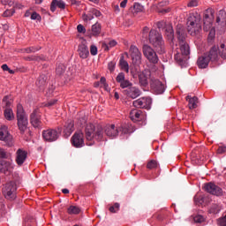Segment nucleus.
Wrapping results in <instances>:
<instances>
[{
  "instance_id": "a211bd4d",
  "label": "nucleus",
  "mask_w": 226,
  "mask_h": 226,
  "mask_svg": "<svg viewBox=\"0 0 226 226\" xmlns=\"http://www.w3.org/2000/svg\"><path fill=\"white\" fill-rule=\"evenodd\" d=\"M26 158L27 152L26 150L19 148L16 152V163L20 167L24 165V162H26Z\"/></svg>"
},
{
  "instance_id": "7c9ffc66",
  "label": "nucleus",
  "mask_w": 226,
  "mask_h": 226,
  "mask_svg": "<svg viewBox=\"0 0 226 226\" xmlns=\"http://www.w3.org/2000/svg\"><path fill=\"white\" fill-rule=\"evenodd\" d=\"M220 211H222V207L216 203H213L209 207L208 213L210 215H218Z\"/></svg>"
},
{
  "instance_id": "0eeeda50",
  "label": "nucleus",
  "mask_w": 226,
  "mask_h": 226,
  "mask_svg": "<svg viewBox=\"0 0 226 226\" xmlns=\"http://www.w3.org/2000/svg\"><path fill=\"white\" fill-rule=\"evenodd\" d=\"M2 193L7 200H15L17 199V184L15 182L5 184L2 189Z\"/></svg>"
},
{
  "instance_id": "a19ab883",
  "label": "nucleus",
  "mask_w": 226,
  "mask_h": 226,
  "mask_svg": "<svg viewBox=\"0 0 226 226\" xmlns=\"http://www.w3.org/2000/svg\"><path fill=\"white\" fill-rule=\"evenodd\" d=\"M65 70H66V67L64 66V64H59L56 66V75H63V73H64Z\"/></svg>"
},
{
  "instance_id": "ea45409f",
  "label": "nucleus",
  "mask_w": 226,
  "mask_h": 226,
  "mask_svg": "<svg viewBox=\"0 0 226 226\" xmlns=\"http://www.w3.org/2000/svg\"><path fill=\"white\" fill-rule=\"evenodd\" d=\"M219 49V56H221V57L222 59H226V46L225 44H221L220 48H218Z\"/></svg>"
},
{
  "instance_id": "5fc2aeb1",
  "label": "nucleus",
  "mask_w": 226,
  "mask_h": 226,
  "mask_svg": "<svg viewBox=\"0 0 226 226\" xmlns=\"http://www.w3.org/2000/svg\"><path fill=\"white\" fill-rule=\"evenodd\" d=\"M90 54L92 56H96V54H98V48H96V46H94V45H92L90 47Z\"/></svg>"
},
{
  "instance_id": "ddd939ff",
  "label": "nucleus",
  "mask_w": 226,
  "mask_h": 226,
  "mask_svg": "<svg viewBox=\"0 0 226 226\" xmlns=\"http://www.w3.org/2000/svg\"><path fill=\"white\" fill-rule=\"evenodd\" d=\"M204 190L207 192V193H211V195H216V197H220L223 193L222 188L218 187V185H215L213 182L205 184Z\"/></svg>"
},
{
  "instance_id": "4d7b16f0",
  "label": "nucleus",
  "mask_w": 226,
  "mask_h": 226,
  "mask_svg": "<svg viewBox=\"0 0 226 226\" xmlns=\"http://www.w3.org/2000/svg\"><path fill=\"white\" fill-rule=\"evenodd\" d=\"M218 154H223L226 153V147H219L217 149Z\"/></svg>"
},
{
  "instance_id": "338daca9",
  "label": "nucleus",
  "mask_w": 226,
  "mask_h": 226,
  "mask_svg": "<svg viewBox=\"0 0 226 226\" xmlns=\"http://www.w3.org/2000/svg\"><path fill=\"white\" fill-rule=\"evenodd\" d=\"M93 13L95 15V17H102V12H100V11L94 10Z\"/></svg>"
},
{
  "instance_id": "f704fd0d",
  "label": "nucleus",
  "mask_w": 226,
  "mask_h": 226,
  "mask_svg": "<svg viewBox=\"0 0 226 226\" xmlns=\"http://www.w3.org/2000/svg\"><path fill=\"white\" fill-rule=\"evenodd\" d=\"M36 86H38V87H43V86H45V84H47V76L45 74H41L37 81H36Z\"/></svg>"
},
{
  "instance_id": "f257e3e1",
  "label": "nucleus",
  "mask_w": 226,
  "mask_h": 226,
  "mask_svg": "<svg viewBox=\"0 0 226 226\" xmlns=\"http://www.w3.org/2000/svg\"><path fill=\"white\" fill-rule=\"evenodd\" d=\"M177 35L180 44V52H177L175 55V61L180 66H186L188 64V59H190V46L185 41L186 40L185 26L182 25L177 26Z\"/></svg>"
},
{
  "instance_id": "a18cd8bd",
  "label": "nucleus",
  "mask_w": 226,
  "mask_h": 226,
  "mask_svg": "<svg viewBox=\"0 0 226 226\" xmlns=\"http://www.w3.org/2000/svg\"><path fill=\"white\" fill-rule=\"evenodd\" d=\"M133 107L136 109H142V98H139L132 102Z\"/></svg>"
},
{
  "instance_id": "774afa93",
  "label": "nucleus",
  "mask_w": 226,
  "mask_h": 226,
  "mask_svg": "<svg viewBox=\"0 0 226 226\" xmlns=\"http://www.w3.org/2000/svg\"><path fill=\"white\" fill-rule=\"evenodd\" d=\"M208 38H215V30H213V29L210 30Z\"/></svg>"
},
{
  "instance_id": "6ab92c4d",
  "label": "nucleus",
  "mask_w": 226,
  "mask_h": 226,
  "mask_svg": "<svg viewBox=\"0 0 226 226\" xmlns=\"http://www.w3.org/2000/svg\"><path fill=\"white\" fill-rule=\"evenodd\" d=\"M74 130V124L72 120H69L65 123L64 128V137L65 139H68L72 133H73Z\"/></svg>"
},
{
  "instance_id": "aec40b11",
  "label": "nucleus",
  "mask_w": 226,
  "mask_h": 226,
  "mask_svg": "<svg viewBox=\"0 0 226 226\" xmlns=\"http://www.w3.org/2000/svg\"><path fill=\"white\" fill-rule=\"evenodd\" d=\"M210 61L211 60H209L207 55L205 53L204 55H202L198 58L197 60L198 67L203 70L204 68L209 65Z\"/></svg>"
},
{
  "instance_id": "603ef678",
  "label": "nucleus",
  "mask_w": 226,
  "mask_h": 226,
  "mask_svg": "<svg viewBox=\"0 0 226 226\" xmlns=\"http://www.w3.org/2000/svg\"><path fill=\"white\" fill-rule=\"evenodd\" d=\"M10 157V154L5 152L4 149L0 147V158L8 159Z\"/></svg>"
},
{
  "instance_id": "c03bdc74",
  "label": "nucleus",
  "mask_w": 226,
  "mask_h": 226,
  "mask_svg": "<svg viewBox=\"0 0 226 226\" xmlns=\"http://www.w3.org/2000/svg\"><path fill=\"white\" fill-rule=\"evenodd\" d=\"M26 61H45V56H28L26 58Z\"/></svg>"
},
{
  "instance_id": "c9c22d12",
  "label": "nucleus",
  "mask_w": 226,
  "mask_h": 226,
  "mask_svg": "<svg viewBox=\"0 0 226 226\" xmlns=\"http://www.w3.org/2000/svg\"><path fill=\"white\" fill-rule=\"evenodd\" d=\"M67 213L68 215H79L80 207L72 205L67 208Z\"/></svg>"
},
{
  "instance_id": "423d86ee",
  "label": "nucleus",
  "mask_w": 226,
  "mask_h": 226,
  "mask_svg": "<svg viewBox=\"0 0 226 226\" xmlns=\"http://www.w3.org/2000/svg\"><path fill=\"white\" fill-rule=\"evenodd\" d=\"M17 120L18 128L20 133H26V130H27V124H29V122L27 120V115H26V112H24V107H22V104L17 105Z\"/></svg>"
},
{
  "instance_id": "f03ea898",
  "label": "nucleus",
  "mask_w": 226,
  "mask_h": 226,
  "mask_svg": "<svg viewBox=\"0 0 226 226\" xmlns=\"http://www.w3.org/2000/svg\"><path fill=\"white\" fill-rule=\"evenodd\" d=\"M117 84H119L120 87L124 90V94L127 96V98H132V100H135V98H139L142 92L137 87H133V83L130 81V79H126V76L124 72H119L116 78Z\"/></svg>"
},
{
  "instance_id": "6e6d98bb",
  "label": "nucleus",
  "mask_w": 226,
  "mask_h": 226,
  "mask_svg": "<svg viewBox=\"0 0 226 226\" xmlns=\"http://www.w3.org/2000/svg\"><path fill=\"white\" fill-rule=\"evenodd\" d=\"M194 222L196 223H202V222H204V216H202V215H196L194 217Z\"/></svg>"
},
{
  "instance_id": "7ed1b4c3",
  "label": "nucleus",
  "mask_w": 226,
  "mask_h": 226,
  "mask_svg": "<svg viewBox=\"0 0 226 226\" xmlns=\"http://www.w3.org/2000/svg\"><path fill=\"white\" fill-rule=\"evenodd\" d=\"M85 137L88 141L87 146H93V140L94 139L98 142L105 140V138L103 137V127L100 124H87L85 127Z\"/></svg>"
},
{
  "instance_id": "6e6552de",
  "label": "nucleus",
  "mask_w": 226,
  "mask_h": 226,
  "mask_svg": "<svg viewBox=\"0 0 226 226\" xmlns=\"http://www.w3.org/2000/svg\"><path fill=\"white\" fill-rule=\"evenodd\" d=\"M143 54L145 57H147V59H148V61L152 63V64H156V63H158L159 61L158 55H156V51H154V49H153L151 46L144 45Z\"/></svg>"
},
{
  "instance_id": "e2e57ef3",
  "label": "nucleus",
  "mask_w": 226,
  "mask_h": 226,
  "mask_svg": "<svg viewBox=\"0 0 226 226\" xmlns=\"http://www.w3.org/2000/svg\"><path fill=\"white\" fill-rule=\"evenodd\" d=\"M2 70H4V72H9L10 67H8V64H4L2 65Z\"/></svg>"
},
{
  "instance_id": "49530a36",
  "label": "nucleus",
  "mask_w": 226,
  "mask_h": 226,
  "mask_svg": "<svg viewBox=\"0 0 226 226\" xmlns=\"http://www.w3.org/2000/svg\"><path fill=\"white\" fill-rule=\"evenodd\" d=\"M15 14V9L6 10L3 13V17H12Z\"/></svg>"
},
{
  "instance_id": "37998d69",
  "label": "nucleus",
  "mask_w": 226,
  "mask_h": 226,
  "mask_svg": "<svg viewBox=\"0 0 226 226\" xmlns=\"http://www.w3.org/2000/svg\"><path fill=\"white\" fill-rule=\"evenodd\" d=\"M157 167H158V162H156L155 160H151L147 164V168L150 170L157 169Z\"/></svg>"
},
{
  "instance_id": "58836bf2",
  "label": "nucleus",
  "mask_w": 226,
  "mask_h": 226,
  "mask_svg": "<svg viewBox=\"0 0 226 226\" xmlns=\"http://www.w3.org/2000/svg\"><path fill=\"white\" fill-rule=\"evenodd\" d=\"M141 102H142V109H147L148 107L151 106V103H152L151 97H142Z\"/></svg>"
},
{
  "instance_id": "de8ad7c7",
  "label": "nucleus",
  "mask_w": 226,
  "mask_h": 226,
  "mask_svg": "<svg viewBox=\"0 0 226 226\" xmlns=\"http://www.w3.org/2000/svg\"><path fill=\"white\" fill-rule=\"evenodd\" d=\"M108 70H109L110 73H114V71L116 70V62H109L108 64Z\"/></svg>"
},
{
  "instance_id": "f3484780",
  "label": "nucleus",
  "mask_w": 226,
  "mask_h": 226,
  "mask_svg": "<svg viewBox=\"0 0 226 226\" xmlns=\"http://www.w3.org/2000/svg\"><path fill=\"white\" fill-rule=\"evenodd\" d=\"M215 17V12L211 9H207L204 13V29L207 31L211 28V24H213V19Z\"/></svg>"
},
{
  "instance_id": "bf43d9fd",
  "label": "nucleus",
  "mask_w": 226,
  "mask_h": 226,
  "mask_svg": "<svg viewBox=\"0 0 226 226\" xmlns=\"http://www.w3.org/2000/svg\"><path fill=\"white\" fill-rule=\"evenodd\" d=\"M77 30H78V33H86V28L82 25H78Z\"/></svg>"
},
{
  "instance_id": "72a5a7b5",
  "label": "nucleus",
  "mask_w": 226,
  "mask_h": 226,
  "mask_svg": "<svg viewBox=\"0 0 226 226\" xmlns=\"http://www.w3.org/2000/svg\"><path fill=\"white\" fill-rule=\"evenodd\" d=\"M102 33V25L100 23H95L92 26V34L93 36H98Z\"/></svg>"
},
{
  "instance_id": "c85d7f7f",
  "label": "nucleus",
  "mask_w": 226,
  "mask_h": 226,
  "mask_svg": "<svg viewBox=\"0 0 226 226\" xmlns=\"http://www.w3.org/2000/svg\"><path fill=\"white\" fill-rule=\"evenodd\" d=\"M4 116L7 121H13V119H15V114L13 113V109L11 108H6L4 110Z\"/></svg>"
},
{
  "instance_id": "0e129e2a",
  "label": "nucleus",
  "mask_w": 226,
  "mask_h": 226,
  "mask_svg": "<svg viewBox=\"0 0 226 226\" xmlns=\"http://www.w3.org/2000/svg\"><path fill=\"white\" fill-rule=\"evenodd\" d=\"M163 26H165V22H163V21H159V22L157 23V27H158L159 29H162V27H163Z\"/></svg>"
},
{
  "instance_id": "9b49d317",
  "label": "nucleus",
  "mask_w": 226,
  "mask_h": 226,
  "mask_svg": "<svg viewBox=\"0 0 226 226\" xmlns=\"http://www.w3.org/2000/svg\"><path fill=\"white\" fill-rule=\"evenodd\" d=\"M0 140L6 142L9 147L13 146V142H11L13 140V136L10 134L6 125L0 126Z\"/></svg>"
},
{
  "instance_id": "2f4dec72",
  "label": "nucleus",
  "mask_w": 226,
  "mask_h": 226,
  "mask_svg": "<svg viewBox=\"0 0 226 226\" xmlns=\"http://www.w3.org/2000/svg\"><path fill=\"white\" fill-rule=\"evenodd\" d=\"M139 86H141L142 87H146V86H147L148 82H147V76L146 75V73L140 72L139 74Z\"/></svg>"
},
{
  "instance_id": "69168bd1",
  "label": "nucleus",
  "mask_w": 226,
  "mask_h": 226,
  "mask_svg": "<svg viewBox=\"0 0 226 226\" xmlns=\"http://www.w3.org/2000/svg\"><path fill=\"white\" fill-rule=\"evenodd\" d=\"M31 52H38L40 50V48H36L34 46L30 47Z\"/></svg>"
},
{
  "instance_id": "4468645a",
  "label": "nucleus",
  "mask_w": 226,
  "mask_h": 226,
  "mask_svg": "<svg viewBox=\"0 0 226 226\" xmlns=\"http://www.w3.org/2000/svg\"><path fill=\"white\" fill-rule=\"evenodd\" d=\"M71 142L74 147H84V132L81 131L75 132Z\"/></svg>"
},
{
  "instance_id": "39448f33",
  "label": "nucleus",
  "mask_w": 226,
  "mask_h": 226,
  "mask_svg": "<svg viewBox=\"0 0 226 226\" xmlns=\"http://www.w3.org/2000/svg\"><path fill=\"white\" fill-rule=\"evenodd\" d=\"M200 14L199 12H192L189 14L187 18V32L191 36H195L201 29Z\"/></svg>"
},
{
  "instance_id": "9d476101",
  "label": "nucleus",
  "mask_w": 226,
  "mask_h": 226,
  "mask_svg": "<svg viewBox=\"0 0 226 226\" xmlns=\"http://www.w3.org/2000/svg\"><path fill=\"white\" fill-rule=\"evenodd\" d=\"M59 135H61V132L55 129H48L42 132V139L46 142H56L59 139Z\"/></svg>"
},
{
  "instance_id": "4c0bfd02",
  "label": "nucleus",
  "mask_w": 226,
  "mask_h": 226,
  "mask_svg": "<svg viewBox=\"0 0 226 226\" xmlns=\"http://www.w3.org/2000/svg\"><path fill=\"white\" fill-rule=\"evenodd\" d=\"M119 132H122L124 135H128V133H133V126L132 125H124L119 129Z\"/></svg>"
},
{
  "instance_id": "393cba45",
  "label": "nucleus",
  "mask_w": 226,
  "mask_h": 226,
  "mask_svg": "<svg viewBox=\"0 0 226 226\" xmlns=\"http://www.w3.org/2000/svg\"><path fill=\"white\" fill-rule=\"evenodd\" d=\"M164 33L167 40L170 41V43H174V29L170 25L165 26Z\"/></svg>"
},
{
  "instance_id": "c756f323",
  "label": "nucleus",
  "mask_w": 226,
  "mask_h": 226,
  "mask_svg": "<svg viewBox=\"0 0 226 226\" xmlns=\"http://www.w3.org/2000/svg\"><path fill=\"white\" fill-rule=\"evenodd\" d=\"M119 66L121 70L125 72L126 73L130 72V65L128 64V62L124 60V56H122L119 60Z\"/></svg>"
},
{
  "instance_id": "052dcab7",
  "label": "nucleus",
  "mask_w": 226,
  "mask_h": 226,
  "mask_svg": "<svg viewBox=\"0 0 226 226\" xmlns=\"http://www.w3.org/2000/svg\"><path fill=\"white\" fill-rule=\"evenodd\" d=\"M100 82L104 86V87H109V85L107 84V79L105 78H101Z\"/></svg>"
},
{
  "instance_id": "dca6fc26",
  "label": "nucleus",
  "mask_w": 226,
  "mask_h": 226,
  "mask_svg": "<svg viewBox=\"0 0 226 226\" xmlns=\"http://www.w3.org/2000/svg\"><path fill=\"white\" fill-rule=\"evenodd\" d=\"M104 133L109 139H116L119 135V127L116 124H108L104 127Z\"/></svg>"
},
{
  "instance_id": "473e14b6",
  "label": "nucleus",
  "mask_w": 226,
  "mask_h": 226,
  "mask_svg": "<svg viewBox=\"0 0 226 226\" xmlns=\"http://www.w3.org/2000/svg\"><path fill=\"white\" fill-rule=\"evenodd\" d=\"M116 45H117V41H116V40H111L109 42H104L102 44V47H103L105 52H109V50H110V49L116 47Z\"/></svg>"
},
{
  "instance_id": "bb28decb",
  "label": "nucleus",
  "mask_w": 226,
  "mask_h": 226,
  "mask_svg": "<svg viewBox=\"0 0 226 226\" xmlns=\"http://www.w3.org/2000/svg\"><path fill=\"white\" fill-rule=\"evenodd\" d=\"M13 103V97L11 95H5L2 100L3 109H10Z\"/></svg>"
},
{
  "instance_id": "680f3d73",
  "label": "nucleus",
  "mask_w": 226,
  "mask_h": 226,
  "mask_svg": "<svg viewBox=\"0 0 226 226\" xmlns=\"http://www.w3.org/2000/svg\"><path fill=\"white\" fill-rule=\"evenodd\" d=\"M128 4V0H124L120 4L121 8H126V4Z\"/></svg>"
},
{
  "instance_id": "4be33fe9",
  "label": "nucleus",
  "mask_w": 226,
  "mask_h": 226,
  "mask_svg": "<svg viewBox=\"0 0 226 226\" xmlns=\"http://www.w3.org/2000/svg\"><path fill=\"white\" fill-rule=\"evenodd\" d=\"M132 121H141L144 119V113L140 109H132L130 112Z\"/></svg>"
},
{
  "instance_id": "a878e982",
  "label": "nucleus",
  "mask_w": 226,
  "mask_h": 226,
  "mask_svg": "<svg viewBox=\"0 0 226 226\" xmlns=\"http://www.w3.org/2000/svg\"><path fill=\"white\" fill-rule=\"evenodd\" d=\"M60 8V10H64L66 8V4L63 0H53L50 4V11H56V7Z\"/></svg>"
},
{
  "instance_id": "b1692460",
  "label": "nucleus",
  "mask_w": 226,
  "mask_h": 226,
  "mask_svg": "<svg viewBox=\"0 0 226 226\" xmlns=\"http://www.w3.org/2000/svg\"><path fill=\"white\" fill-rule=\"evenodd\" d=\"M11 169H13L11 162L4 160L0 161V172L6 174L7 172H11Z\"/></svg>"
},
{
  "instance_id": "cd10ccee",
  "label": "nucleus",
  "mask_w": 226,
  "mask_h": 226,
  "mask_svg": "<svg viewBox=\"0 0 226 226\" xmlns=\"http://www.w3.org/2000/svg\"><path fill=\"white\" fill-rule=\"evenodd\" d=\"M186 101L189 102V109L192 110L197 109V103H199V98L197 96L192 97L191 95L186 96Z\"/></svg>"
},
{
  "instance_id": "1a4fd4ad",
  "label": "nucleus",
  "mask_w": 226,
  "mask_h": 226,
  "mask_svg": "<svg viewBox=\"0 0 226 226\" xmlns=\"http://www.w3.org/2000/svg\"><path fill=\"white\" fill-rule=\"evenodd\" d=\"M150 89L154 94H163V93H165V86L163 83L154 78L150 80Z\"/></svg>"
},
{
  "instance_id": "e433bc0d",
  "label": "nucleus",
  "mask_w": 226,
  "mask_h": 226,
  "mask_svg": "<svg viewBox=\"0 0 226 226\" xmlns=\"http://www.w3.org/2000/svg\"><path fill=\"white\" fill-rule=\"evenodd\" d=\"M216 22L217 24H220V22H226V12L224 10L219 11L216 18Z\"/></svg>"
},
{
  "instance_id": "20e7f679",
  "label": "nucleus",
  "mask_w": 226,
  "mask_h": 226,
  "mask_svg": "<svg viewBox=\"0 0 226 226\" xmlns=\"http://www.w3.org/2000/svg\"><path fill=\"white\" fill-rule=\"evenodd\" d=\"M148 40L158 54H165V41H163L162 34L152 29L149 32Z\"/></svg>"
},
{
  "instance_id": "09e8293b",
  "label": "nucleus",
  "mask_w": 226,
  "mask_h": 226,
  "mask_svg": "<svg viewBox=\"0 0 226 226\" xmlns=\"http://www.w3.org/2000/svg\"><path fill=\"white\" fill-rule=\"evenodd\" d=\"M119 203H115L112 207H109V211L110 213H117V211H119Z\"/></svg>"
},
{
  "instance_id": "5701e85b",
  "label": "nucleus",
  "mask_w": 226,
  "mask_h": 226,
  "mask_svg": "<svg viewBox=\"0 0 226 226\" xmlns=\"http://www.w3.org/2000/svg\"><path fill=\"white\" fill-rule=\"evenodd\" d=\"M79 56L81 59H87L89 56V48L86 44H80L78 49Z\"/></svg>"
},
{
  "instance_id": "3c124183",
  "label": "nucleus",
  "mask_w": 226,
  "mask_h": 226,
  "mask_svg": "<svg viewBox=\"0 0 226 226\" xmlns=\"http://www.w3.org/2000/svg\"><path fill=\"white\" fill-rule=\"evenodd\" d=\"M31 19L32 20H38L39 22L41 21V16L38 14L36 11L33 12L31 15Z\"/></svg>"
},
{
  "instance_id": "79ce46f5",
  "label": "nucleus",
  "mask_w": 226,
  "mask_h": 226,
  "mask_svg": "<svg viewBox=\"0 0 226 226\" xmlns=\"http://www.w3.org/2000/svg\"><path fill=\"white\" fill-rule=\"evenodd\" d=\"M142 10H144V7L139 4V3H135L133 5V13H140V11H142Z\"/></svg>"
},
{
  "instance_id": "412c9836",
  "label": "nucleus",
  "mask_w": 226,
  "mask_h": 226,
  "mask_svg": "<svg viewBox=\"0 0 226 226\" xmlns=\"http://www.w3.org/2000/svg\"><path fill=\"white\" fill-rule=\"evenodd\" d=\"M218 46H214L211 48L208 53H205L209 61L215 62L218 61Z\"/></svg>"
},
{
  "instance_id": "13d9d810",
  "label": "nucleus",
  "mask_w": 226,
  "mask_h": 226,
  "mask_svg": "<svg viewBox=\"0 0 226 226\" xmlns=\"http://www.w3.org/2000/svg\"><path fill=\"white\" fill-rule=\"evenodd\" d=\"M56 103H57V99H53V100L49 101V102L46 104V106H47V107H52V106L56 105Z\"/></svg>"
},
{
  "instance_id": "f8f14e48",
  "label": "nucleus",
  "mask_w": 226,
  "mask_h": 226,
  "mask_svg": "<svg viewBox=\"0 0 226 226\" xmlns=\"http://www.w3.org/2000/svg\"><path fill=\"white\" fill-rule=\"evenodd\" d=\"M130 55L132 60L133 64H140L142 63V53L139 50V48L135 45L130 47Z\"/></svg>"
},
{
  "instance_id": "864d4df0",
  "label": "nucleus",
  "mask_w": 226,
  "mask_h": 226,
  "mask_svg": "<svg viewBox=\"0 0 226 226\" xmlns=\"http://www.w3.org/2000/svg\"><path fill=\"white\" fill-rule=\"evenodd\" d=\"M148 33H149V27L145 26L142 30V38H144L145 40H147Z\"/></svg>"
},
{
  "instance_id": "2eb2a0df",
  "label": "nucleus",
  "mask_w": 226,
  "mask_h": 226,
  "mask_svg": "<svg viewBox=\"0 0 226 226\" xmlns=\"http://www.w3.org/2000/svg\"><path fill=\"white\" fill-rule=\"evenodd\" d=\"M30 123L34 128L41 127V115L38 109L34 110L30 115Z\"/></svg>"
},
{
  "instance_id": "8fccbe9b",
  "label": "nucleus",
  "mask_w": 226,
  "mask_h": 226,
  "mask_svg": "<svg viewBox=\"0 0 226 226\" xmlns=\"http://www.w3.org/2000/svg\"><path fill=\"white\" fill-rule=\"evenodd\" d=\"M187 6L188 8H195V6H199V0H190Z\"/></svg>"
}]
</instances>
